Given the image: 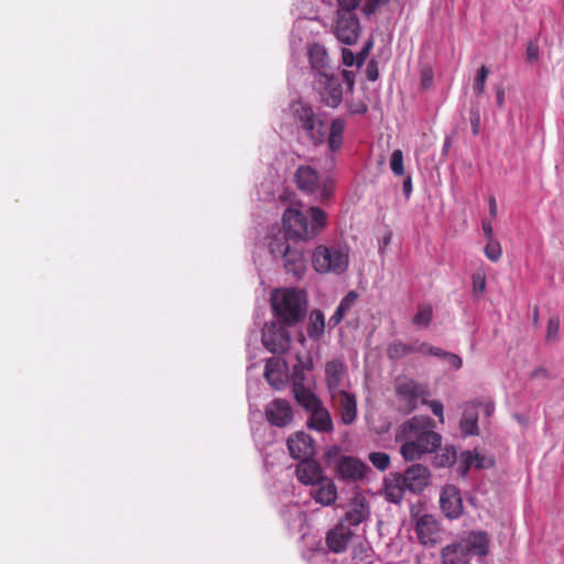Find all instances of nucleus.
<instances>
[{"instance_id": "12", "label": "nucleus", "mask_w": 564, "mask_h": 564, "mask_svg": "<svg viewBox=\"0 0 564 564\" xmlns=\"http://www.w3.org/2000/svg\"><path fill=\"white\" fill-rule=\"evenodd\" d=\"M369 467L360 459L352 456H340L335 464L337 477L346 481H359L364 479Z\"/></svg>"}, {"instance_id": "64", "label": "nucleus", "mask_w": 564, "mask_h": 564, "mask_svg": "<svg viewBox=\"0 0 564 564\" xmlns=\"http://www.w3.org/2000/svg\"><path fill=\"white\" fill-rule=\"evenodd\" d=\"M370 551L369 547H366L365 545H359L354 550V558L360 556L361 560L368 557V552Z\"/></svg>"}, {"instance_id": "44", "label": "nucleus", "mask_w": 564, "mask_h": 564, "mask_svg": "<svg viewBox=\"0 0 564 564\" xmlns=\"http://www.w3.org/2000/svg\"><path fill=\"white\" fill-rule=\"evenodd\" d=\"M362 0H336V12L356 13L355 11L361 6Z\"/></svg>"}, {"instance_id": "50", "label": "nucleus", "mask_w": 564, "mask_h": 564, "mask_svg": "<svg viewBox=\"0 0 564 564\" xmlns=\"http://www.w3.org/2000/svg\"><path fill=\"white\" fill-rule=\"evenodd\" d=\"M327 144L332 152H336L343 144V135L329 133L327 137Z\"/></svg>"}, {"instance_id": "2", "label": "nucleus", "mask_w": 564, "mask_h": 564, "mask_svg": "<svg viewBox=\"0 0 564 564\" xmlns=\"http://www.w3.org/2000/svg\"><path fill=\"white\" fill-rule=\"evenodd\" d=\"M326 214L318 207H310L307 213L288 208L282 217L285 236L294 240L314 238L326 226Z\"/></svg>"}, {"instance_id": "17", "label": "nucleus", "mask_w": 564, "mask_h": 564, "mask_svg": "<svg viewBox=\"0 0 564 564\" xmlns=\"http://www.w3.org/2000/svg\"><path fill=\"white\" fill-rule=\"evenodd\" d=\"M440 506L443 513L447 518H458L463 511V502L459 489L454 485L445 486L440 496Z\"/></svg>"}, {"instance_id": "42", "label": "nucleus", "mask_w": 564, "mask_h": 564, "mask_svg": "<svg viewBox=\"0 0 564 564\" xmlns=\"http://www.w3.org/2000/svg\"><path fill=\"white\" fill-rule=\"evenodd\" d=\"M390 169L398 176L404 174L403 152L401 150L397 149L392 152L390 159Z\"/></svg>"}, {"instance_id": "49", "label": "nucleus", "mask_w": 564, "mask_h": 564, "mask_svg": "<svg viewBox=\"0 0 564 564\" xmlns=\"http://www.w3.org/2000/svg\"><path fill=\"white\" fill-rule=\"evenodd\" d=\"M366 77L370 82H376L379 77V68L376 61H370L366 68Z\"/></svg>"}, {"instance_id": "35", "label": "nucleus", "mask_w": 564, "mask_h": 564, "mask_svg": "<svg viewBox=\"0 0 564 564\" xmlns=\"http://www.w3.org/2000/svg\"><path fill=\"white\" fill-rule=\"evenodd\" d=\"M457 451L452 445H446L434 457V465L437 468L452 467L457 462Z\"/></svg>"}, {"instance_id": "6", "label": "nucleus", "mask_w": 564, "mask_h": 564, "mask_svg": "<svg viewBox=\"0 0 564 564\" xmlns=\"http://www.w3.org/2000/svg\"><path fill=\"white\" fill-rule=\"evenodd\" d=\"M312 264L318 273H344L349 264L348 251L341 247L319 245L312 254Z\"/></svg>"}, {"instance_id": "58", "label": "nucleus", "mask_w": 564, "mask_h": 564, "mask_svg": "<svg viewBox=\"0 0 564 564\" xmlns=\"http://www.w3.org/2000/svg\"><path fill=\"white\" fill-rule=\"evenodd\" d=\"M341 76H343V79L346 83L347 90L349 93H351L354 90V86H355V74H354V72L344 69L341 72Z\"/></svg>"}, {"instance_id": "8", "label": "nucleus", "mask_w": 564, "mask_h": 564, "mask_svg": "<svg viewBox=\"0 0 564 564\" xmlns=\"http://www.w3.org/2000/svg\"><path fill=\"white\" fill-rule=\"evenodd\" d=\"M313 88L324 106L333 109L340 106L343 101V85L333 73L314 77Z\"/></svg>"}, {"instance_id": "43", "label": "nucleus", "mask_w": 564, "mask_h": 564, "mask_svg": "<svg viewBox=\"0 0 564 564\" xmlns=\"http://www.w3.org/2000/svg\"><path fill=\"white\" fill-rule=\"evenodd\" d=\"M390 2V0H365L361 6V13L366 18H370L375 14L381 6H386Z\"/></svg>"}, {"instance_id": "63", "label": "nucleus", "mask_w": 564, "mask_h": 564, "mask_svg": "<svg viewBox=\"0 0 564 564\" xmlns=\"http://www.w3.org/2000/svg\"><path fill=\"white\" fill-rule=\"evenodd\" d=\"M482 231L486 237V240L495 239L494 229L490 221H482Z\"/></svg>"}, {"instance_id": "11", "label": "nucleus", "mask_w": 564, "mask_h": 564, "mask_svg": "<svg viewBox=\"0 0 564 564\" xmlns=\"http://www.w3.org/2000/svg\"><path fill=\"white\" fill-rule=\"evenodd\" d=\"M398 479L409 491L422 492L431 482L430 469L422 464H413L403 474L398 473Z\"/></svg>"}, {"instance_id": "38", "label": "nucleus", "mask_w": 564, "mask_h": 564, "mask_svg": "<svg viewBox=\"0 0 564 564\" xmlns=\"http://www.w3.org/2000/svg\"><path fill=\"white\" fill-rule=\"evenodd\" d=\"M433 317V307L430 304L420 305L413 316V323L417 326L427 327Z\"/></svg>"}, {"instance_id": "5", "label": "nucleus", "mask_w": 564, "mask_h": 564, "mask_svg": "<svg viewBox=\"0 0 564 564\" xmlns=\"http://www.w3.org/2000/svg\"><path fill=\"white\" fill-rule=\"evenodd\" d=\"M270 253L274 258H282L288 273L301 279L307 269V259L303 249L291 246L285 236H275L269 242Z\"/></svg>"}, {"instance_id": "53", "label": "nucleus", "mask_w": 564, "mask_h": 564, "mask_svg": "<svg viewBox=\"0 0 564 564\" xmlns=\"http://www.w3.org/2000/svg\"><path fill=\"white\" fill-rule=\"evenodd\" d=\"M433 84V73H432V69L430 68H423L421 70V86L424 88V89H427L432 86Z\"/></svg>"}, {"instance_id": "46", "label": "nucleus", "mask_w": 564, "mask_h": 564, "mask_svg": "<svg viewBox=\"0 0 564 564\" xmlns=\"http://www.w3.org/2000/svg\"><path fill=\"white\" fill-rule=\"evenodd\" d=\"M560 332V317L551 316L546 325V340H555Z\"/></svg>"}, {"instance_id": "36", "label": "nucleus", "mask_w": 564, "mask_h": 564, "mask_svg": "<svg viewBox=\"0 0 564 564\" xmlns=\"http://www.w3.org/2000/svg\"><path fill=\"white\" fill-rule=\"evenodd\" d=\"M410 354H413L412 344H405L400 340L391 343L387 348V355L391 360L401 359Z\"/></svg>"}, {"instance_id": "29", "label": "nucleus", "mask_w": 564, "mask_h": 564, "mask_svg": "<svg viewBox=\"0 0 564 564\" xmlns=\"http://www.w3.org/2000/svg\"><path fill=\"white\" fill-rule=\"evenodd\" d=\"M405 490H408V488L399 481L398 473L391 474L389 478L384 480V496L390 502H400L403 499Z\"/></svg>"}, {"instance_id": "48", "label": "nucleus", "mask_w": 564, "mask_h": 564, "mask_svg": "<svg viewBox=\"0 0 564 564\" xmlns=\"http://www.w3.org/2000/svg\"><path fill=\"white\" fill-rule=\"evenodd\" d=\"M486 290V276L484 273H475L473 275V292L482 294Z\"/></svg>"}, {"instance_id": "25", "label": "nucleus", "mask_w": 564, "mask_h": 564, "mask_svg": "<svg viewBox=\"0 0 564 564\" xmlns=\"http://www.w3.org/2000/svg\"><path fill=\"white\" fill-rule=\"evenodd\" d=\"M369 514L370 511L366 498L357 496L352 499L349 510L346 512L345 521L348 522L349 525L356 527L364 522Z\"/></svg>"}, {"instance_id": "18", "label": "nucleus", "mask_w": 564, "mask_h": 564, "mask_svg": "<svg viewBox=\"0 0 564 564\" xmlns=\"http://www.w3.org/2000/svg\"><path fill=\"white\" fill-rule=\"evenodd\" d=\"M290 455L294 459L303 460L314 455L312 437L304 432H296L286 442Z\"/></svg>"}, {"instance_id": "47", "label": "nucleus", "mask_w": 564, "mask_h": 564, "mask_svg": "<svg viewBox=\"0 0 564 564\" xmlns=\"http://www.w3.org/2000/svg\"><path fill=\"white\" fill-rule=\"evenodd\" d=\"M422 403L429 405L431 411L433 412V414L438 417L440 422L444 423V414H443L444 406L441 401H438V400L429 401L426 399V397H424V399L422 400Z\"/></svg>"}, {"instance_id": "54", "label": "nucleus", "mask_w": 564, "mask_h": 564, "mask_svg": "<svg viewBox=\"0 0 564 564\" xmlns=\"http://www.w3.org/2000/svg\"><path fill=\"white\" fill-rule=\"evenodd\" d=\"M527 59L530 63L538 61L539 58V46L534 42H530L527 46Z\"/></svg>"}, {"instance_id": "61", "label": "nucleus", "mask_w": 564, "mask_h": 564, "mask_svg": "<svg viewBox=\"0 0 564 564\" xmlns=\"http://www.w3.org/2000/svg\"><path fill=\"white\" fill-rule=\"evenodd\" d=\"M447 362L453 366V368H455L456 370L460 369L462 366H463V360L462 358L456 355V354H453V352H447L446 355V358Z\"/></svg>"}, {"instance_id": "55", "label": "nucleus", "mask_w": 564, "mask_h": 564, "mask_svg": "<svg viewBox=\"0 0 564 564\" xmlns=\"http://www.w3.org/2000/svg\"><path fill=\"white\" fill-rule=\"evenodd\" d=\"M345 129V121L340 118H335L330 122L329 133L343 135Z\"/></svg>"}, {"instance_id": "1", "label": "nucleus", "mask_w": 564, "mask_h": 564, "mask_svg": "<svg viewBox=\"0 0 564 564\" xmlns=\"http://www.w3.org/2000/svg\"><path fill=\"white\" fill-rule=\"evenodd\" d=\"M435 426V421L427 415H415L401 425L397 438L403 441L400 454L404 460H419L441 447L442 436L434 431Z\"/></svg>"}, {"instance_id": "33", "label": "nucleus", "mask_w": 564, "mask_h": 564, "mask_svg": "<svg viewBox=\"0 0 564 564\" xmlns=\"http://www.w3.org/2000/svg\"><path fill=\"white\" fill-rule=\"evenodd\" d=\"M295 401L307 412L316 409L323 402L321 399L306 387L292 390Z\"/></svg>"}, {"instance_id": "14", "label": "nucleus", "mask_w": 564, "mask_h": 564, "mask_svg": "<svg viewBox=\"0 0 564 564\" xmlns=\"http://www.w3.org/2000/svg\"><path fill=\"white\" fill-rule=\"evenodd\" d=\"M346 381L347 367L341 359H332L325 364V383L329 395L345 391Z\"/></svg>"}, {"instance_id": "7", "label": "nucleus", "mask_w": 564, "mask_h": 564, "mask_svg": "<svg viewBox=\"0 0 564 564\" xmlns=\"http://www.w3.org/2000/svg\"><path fill=\"white\" fill-rule=\"evenodd\" d=\"M394 392L399 411L410 414L416 408L419 402L429 395V389L425 384L415 381L409 377H398L394 380Z\"/></svg>"}, {"instance_id": "4", "label": "nucleus", "mask_w": 564, "mask_h": 564, "mask_svg": "<svg viewBox=\"0 0 564 564\" xmlns=\"http://www.w3.org/2000/svg\"><path fill=\"white\" fill-rule=\"evenodd\" d=\"M292 110L297 129L304 132L313 145L323 144L327 134L325 119L316 113L311 105L303 101L294 102Z\"/></svg>"}, {"instance_id": "24", "label": "nucleus", "mask_w": 564, "mask_h": 564, "mask_svg": "<svg viewBox=\"0 0 564 564\" xmlns=\"http://www.w3.org/2000/svg\"><path fill=\"white\" fill-rule=\"evenodd\" d=\"M308 58L315 77L322 74H329V58L326 48L319 43H314L308 48Z\"/></svg>"}, {"instance_id": "60", "label": "nucleus", "mask_w": 564, "mask_h": 564, "mask_svg": "<svg viewBox=\"0 0 564 564\" xmlns=\"http://www.w3.org/2000/svg\"><path fill=\"white\" fill-rule=\"evenodd\" d=\"M371 47H372V42L369 41L366 43L365 47L358 53V55H357V66L358 67H360L364 64Z\"/></svg>"}, {"instance_id": "13", "label": "nucleus", "mask_w": 564, "mask_h": 564, "mask_svg": "<svg viewBox=\"0 0 564 564\" xmlns=\"http://www.w3.org/2000/svg\"><path fill=\"white\" fill-rule=\"evenodd\" d=\"M267 421L276 427H286L293 421V409L285 399L276 398L264 409Z\"/></svg>"}, {"instance_id": "22", "label": "nucleus", "mask_w": 564, "mask_h": 564, "mask_svg": "<svg viewBox=\"0 0 564 564\" xmlns=\"http://www.w3.org/2000/svg\"><path fill=\"white\" fill-rule=\"evenodd\" d=\"M295 182L297 187L308 194L316 193L319 188V177L317 172L307 165H301L295 172Z\"/></svg>"}, {"instance_id": "39", "label": "nucleus", "mask_w": 564, "mask_h": 564, "mask_svg": "<svg viewBox=\"0 0 564 564\" xmlns=\"http://www.w3.org/2000/svg\"><path fill=\"white\" fill-rule=\"evenodd\" d=\"M488 75H489L488 67L485 65L480 66V68L477 72V75L475 77V82H474V86H473L476 96L479 97L485 93L486 80H487Z\"/></svg>"}, {"instance_id": "34", "label": "nucleus", "mask_w": 564, "mask_h": 564, "mask_svg": "<svg viewBox=\"0 0 564 564\" xmlns=\"http://www.w3.org/2000/svg\"><path fill=\"white\" fill-rule=\"evenodd\" d=\"M325 329L324 314L319 310H314L310 314V322L307 325V335L312 339H318Z\"/></svg>"}, {"instance_id": "10", "label": "nucleus", "mask_w": 564, "mask_h": 564, "mask_svg": "<svg viewBox=\"0 0 564 564\" xmlns=\"http://www.w3.org/2000/svg\"><path fill=\"white\" fill-rule=\"evenodd\" d=\"M333 32L340 43L355 44L361 32L359 18L356 13L336 12Z\"/></svg>"}, {"instance_id": "56", "label": "nucleus", "mask_w": 564, "mask_h": 564, "mask_svg": "<svg viewBox=\"0 0 564 564\" xmlns=\"http://www.w3.org/2000/svg\"><path fill=\"white\" fill-rule=\"evenodd\" d=\"M367 110H368V107L362 101L351 102L348 105V111L352 115H362V113H366Z\"/></svg>"}, {"instance_id": "51", "label": "nucleus", "mask_w": 564, "mask_h": 564, "mask_svg": "<svg viewBox=\"0 0 564 564\" xmlns=\"http://www.w3.org/2000/svg\"><path fill=\"white\" fill-rule=\"evenodd\" d=\"M470 126L474 135H478L480 132V113L477 109L470 111Z\"/></svg>"}, {"instance_id": "62", "label": "nucleus", "mask_w": 564, "mask_h": 564, "mask_svg": "<svg viewBox=\"0 0 564 564\" xmlns=\"http://www.w3.org/2000/svg\"><path fill=\"white\" fill-rule=\"evenodd\" d=\"M412 347H413V354L416 352V354H420V355H423V356H426V355H430V350L432 348V346L427 343H415V344H412Z\"/></svg>"}, {"instance_id": "26", "label": "nucleus", "mask_w": 564, "mask_h": 564, "mask_svg": "<svg viewBox=\"0 0 564 564\" xmlns=\"http://www.w3.org/2000/svg\"><path fill=\"white\" fill-rule=\"evenodd\" d=\"M442 564H469L470 557L458 541L447 544L441 550Z\"/></svg>"}, {"instance_id": "27", "label": "nucleus", "mask_w": 564, "mask_h": 564, "mask_svg": "<svg viewBox=\"0 0 564 564\" xmlns=\"http://www.w3.org/2000/svg\"><path fill=\"white\" fill-rule=\"evenodd\" d=\"M318 487L311 491V497L322 506H332L337 499V487L332 479L316 484Z\"/></svg>"}, {"instance_id": "20", "label": "nucleus", "mask_w": 564, "mask_h": 564, "mask_svg": "<svg viewBox=\"0 0 564 564\" xmlns=\"http://www.w3.org/2000/svg\"><path fill=\"white\" fill-rule=\"evenodd\" d=\"M354 533L344 524H338L329 530L326 534V545L334 553H343L346 551Z\"/></svg>"}, {"instance_id": "3", "label": "nucleus", "mask_w": 564, "mask_h": 564, "mask_svg": "<svg viewBox=\"0 0 564 564\" xmlns=\"http://www.w3.org/2000/svg\"><path fill=\"white\" fill-rule=\"evenodd\" d=\"M274 316L289 327L300 323L306 314L305 293L299 289H283L273 292L271 297Z\"/></svg>"}, {"instance_id": "52", "label": "nucleus", "mask_w": 564, "mask_h": 564, "mask_svg": "<svg viewBox=\"0 0 564 564\" xmlns=\"http://www.w3.org/2000/svg\"><path fill=\"white\" fill-rule=\"evenodd\" d=\"M341 59L345 66L350 67L355 64L357 65V56L349 48L341 50Z\"/></svg>"}, {"instance_id": "57", "label": "nucleus", "mask_w": 564, "mask_h": 564, "mask_svg": "<svg viewBox=\"0 0 564 564\" xmlns=\"http://www.w3.org/2000/svg\"><path fill=\"white\" fill-rule=\"evenodd\" d=\"M474 455L477 456V459H475V463H474L475 468L482 469V468L490 467L494 465L492 459H487L485 456H482L476 452L474 453Z\"/></svg>"}, {"instance_id": "28", "label": "nucleus", "mask_w": 564, "mask_h": 564, "mask_svg": "<svg viewBox=\"0 0 564 564\" xmlns=\"http://www.w3.org/2000/svg\"><path fill=\"white\" fill-rule=\"evenodd\" d=\"M264 378L268 383L275 390H281L284 386V375L281 369L280 360L269 358L264 366Z\"/></svg>"}, {"instance_id": "23", "label": "nucleus", "mask_w": 564, "mask_h": 564, "mask_svg": "<svg viewBox=\"0 0 564 564\" xmlns=\"http://www.w3.org/2000/svg\"><path fill=\"white\" fill-rule=\"evenodd\" d=\"M307 426L319 433H329L334 429L333 420L329 411L323 405L308 412Z\"/></svg>"}, {"instance_id": "45", "label": "nucleus", "mask_w": 564, "mask_h": 564, "mask_svg": "<svg viewBox=\"0 0 564 564\" xmlns=\"http://www.w3.org/2000/svg\"><path fill=\"white\" fill-rule=\"evenodd\" d=\"M334 191V182L332 178H325L322 184H319V188L316 191L318 194V198L321 202L327 200Z\"/></svg>"}, {"instance_id": "30", "label": "nucleus", "mask_w": 564, "mask_h": 564, "mask_svg": "<svg viewBox=\"0 0 564 564\" xmlns=\"http://www.w3.org/2000/svg\"><path fill=\"white\" fill-rule=\"evenodd\" d=\"M459 426L462 433L466 436L478 434V414L474 403L468 404L464 410Z\"/></svg>"}, {"instance_id": "37", "label": "nucleus", "mask_w": 564, "mask_h": 564, "mask_svg": "<svg viewBox=\"0 0 564 564\" xmlns=\"http://www.w3.org/2000/svg\"><path fill=\"white\" fill-rule=\"evenodd\" d=\"M475 459H477V456L474 455V452L465 451L462 452L460 455L457 458L458 466H457V473L465 477L469 469L474 466Z\"/></svg>"}, {"instance_id": "32", "label": "nucleus", "mask_w": 564, "mask_h": 564, "mask_svg": "<svg viewBox=\"0 0 564 564\" xmlns=\"http://www.w3.org/2000/svg\"><path fill=\"white\" fill-rule=\"evenodd\" d=\"M358 294L355 291H349L340 301L336 311L329 318V325L332 327L337 326L345 317L347 312L356 304Z\"/></svg>"}, {"instance_id": "21", "label": "nucleus", "mask_w": 564, "mask_h": 564, "mask_svg": "<svg viewBox=\"0 0 564 564\" xmlns=\"http://www.w3.org/2000/svg\"><path fill=\"white\" fill-rule=\"evenodd\" d=\"M415 533L423 545H434L437 542L438 533L435 519L430 514L420 517L416 521Z\"/></svg>"}, {"instance_id": "19", "label": "nucleus", "mask_w": 564, "mask_h": 564, "mask_svg": "<svg viewBox=\"0 0 564 564\" xmlns=\"http://www.w3.org/2000/svg\"><path fill=\"white\" fill-rule=\"evenodd\" d=\"M464 550L470 557L471 554L486 556L489 552L490 540L485 531H473L459 540Z\"/></svg>"}, {"instance_id": "41", "label": "nucleus", "mask_w": 564, "mask_h": 564, "mask_svg": "<svg viewBox=\"0 0 564 564\" xmlns=\"http://www.w3.org/2000/svg\"><path fill=\"white\" fill-rule=\"evenodd\" d=\"M369 460L380 471L387 470L390 466V456L383 452L370 453Z\"/></svg>"}, {"instance_id": "40", "label": "nucleus", "mask_w": 564, "mask_h": 564, "mask_svg": "<svg viewBox=\"0 0 564 564\" xmlns=\"http://www.w3.org/2000/svg\"><path fill=\"white\" fill-rule=\"evenodd\" d=\"M485 256L492 262L499 261L502 256V248L500 242L497 239L487 240L486 247L484 249Z\"/></svg>"}, {"instance_id": "31", "label": "nucleus", "mask_w": 564, "mask_h": 564, "mask_svg": "<svg viewBox=\"0 0 564 564\" xmlns=\"http://www.w3.org/2000/svg\"><path fill=\"white\" fill-rule=\"evenodd\" d=\"M313 367L311 358L303 360L302 357L297 356V361L293 366L291 373L292 390L305 387L306 371H310Z\"/></svg>"}, {"instance_id": "15", "label": "nucleus", "mask_w": 564, "mask_h": 564, "mask_svg": "<svg viewBox=\"0 0 564 564\" xmlns=\"http://www.w3.org/2000/svg\"><path fill=\"white\" fill-rule=\"evenodd\" d=\"M330 399L340 415L341 423L345 425L352 424L357 417L356 395L345 390L332 394Z\"/></svg>"}, {"instance_id": "59", "label": "nucleus", "mask_w": 564, "mask_h": 564, "mask_svg": "<svg viewBox=\"0 0 564 564\" xmlns=\"http://www.w3.org/2000/svg\"><path fill=\"white\" fill-rule=\"evenodd\" d=\"M473 403L475 404V409L477 406H480L487 416H491L492 413L495 412V403L490 400L484 401V402L477 401V402H473Z\"/></svg>"}, {"instance_id": "16", "label": "nucleus", "mask_w": 564, "mask_h": 564, "mask_svg": "<svg viewBox=\"0 0 564 564\" xmlns=\"http://www.w3.org/2000/svg\"><path fill=\"white\" fill-rule=\"evenodd\" d=\"M297 480L306 486H315L326 480L321 464L312 457L301 460L295 469Z\"/></svg>"}, {"instance_id": "9", "label": "nucleus", "mask_w": 564, "mask_h": 564, "mask_svg": "<svg viewBox=\"0 0 564 564\" xmlns=\"http://www.w3.org/2000/svg\"><path fill=\"white\" fill-rule=\"evenodd\" d=\"M288 325L278 322L267 323L262 329L261 341L272 354H285L291 346V335Z\"/></svg>"}]
</instances>
